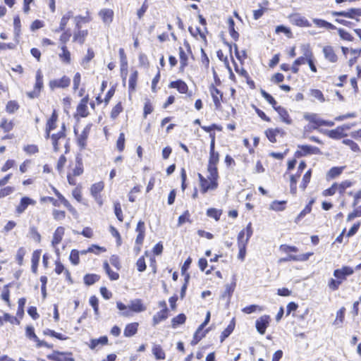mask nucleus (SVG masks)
<instances>
[{
  "instance_id": "obj_45",
  "label": "nucleus",
  "mask_w": 361,
  "mask_h": 361,
  "mask_svg": "<svg viewBox=\"0 0 361 361\" xmlns=\"http://www.w3.org/2000/svg\"><path fill=\"white\" fill-rule=\"evenodd\" d=\"M207 214L208 216L214 218L216 221H219L221 215V211L214 208L207 209Z\"/></svg>"
},
{
  "instance_id": "obj_16",
  "label": "nucleus",
  "mask_w": 361,
  "mask_h": 361,
  "mask_svg": "<svg viewBox=\"0 0 361 361\" xmlns=\"http://www.w3.org/2000/svg\"><path fill=\"white\" fill-rule=\"evenodd\" d=\"M209 92H210L211 95L212 97L213 102H214L215 107L216 109H219L220 107V106H221V102L222 97H223L222 94L213 85H212L209 87Z\"/></svg>"
},
{
  "instance_id": "obj_4",
  "label": "nucleus",
  "mask_w": 361,
  "mask_h": 361,
  "mask_svg": "<svg viewBox=\"0 0 361 361\" xmlns=\"http://www.w3.org/2000/svg\"><path fill=\"white\" fill-rule=\"evenodd\" d=\"M82 19L79 17H74L73 20L75 24V31L73 33V41L79 43L80 44H82L87 36L88 35L87 30H82L81 25H80L79 20Z\"/></svg>"
},
{
  "instance_id": "obj_7",
  "label": "nucleus",
  "mask_w": 361,
  "mask_h": 361,
  "mask_svg": "<svg viewBox=\"0 0 361 361\" xmlns=\"http://www.w3.org/2000/svg\"><path fill=\"white\" fill-rule=\"evenodd\" d=\"M71 355H72L71 353L54 351L52 354L47 355V358L52 361H75Z\"/></svg>"
},
{
  "instance_id": "obj_23",
  "label": "nucleus",
  "mask_w": 361,
  "mask_h": 361,
  "mask_svg": "<svg viewBox=\"0 0 361 361\" xmlns=\"http://www.w3.org/2000/svg\"><path fill=\"white\" fill-rule=\"evenodd\" d=\"M275 110L278 112L283 122L288 125L292 123V120L290 118L289 114L286 109L281 106H276L275 107Z\"/></svg>"
},
{
  "instance_id": "obj_15",
  "label": "nucleus",
  "mask_w": 361,
  "mask_h": 361,
  "mask_svg": "<svg viewBox=\"0 0 361 361\" xmlns=\"http://www.w3.org/2000/svg\"><path fill=\"white\" fill-rule=\"evenodd\" d=\"M304 118L314 124L310 127V129L315 130L323 125V119L320 118L316 114H305Z\"/></svg>"
},
{
  "instance_id": "obj_26",
  "label": "nucleus",
  "mask_w": 361,
  "mask_h": 361,
  "mask_svg": "<svg viewBox=\"0 0 361 361\" xmlns=\"http://www.w3.org/2000/svg\"><path fill=\"white\" fill-rule=\"evenodd\" d=\"M298 147L301 149V154L305 156L307 154H316L319 152V149L317 147L310 145H300Z\"/></svg>"
},
{
  "instance_id": "obj_32",
  "label": "nucleus",
  "mask_w": 361,
  "mask_h": 361,
  "mask_svg": "<svg viewBox=\"0 0 361 361\" xmlns=\"http://www.w3.org/2000/svg\"><path fill=\"white\" fill-rule=\"evenodd\" d=\"M228 30H229L230 35L234 40H235V41L238 40V39L239 37V34L238 33V32H236L235 30V28H234L235 23H234V20L232 19V18H229L228 19Z\"/></svg>"
},
{
  "instance_id": "obj_30",
  "label": "nucleus",
  "mask_w": 361,
  "mask_h": 361,
  "mask_svg": "<svg viewBox=\"0 0 361 361\" xmlns=\"http://www.w3.org/2000/svg\"><path fill=\"white\" fill-rule=\"evenodd\" d=\"M62 50V53L59 54V58L61 60L66 63H71V53L67 49V47L66 45H62L61 47Z\"/></svg>"
},
{
  "instance_id": "obj_21",
  "label": "nucleus",
  "mask_w": 361,
  "mask_h": 361,
  "mask_svg": "<svg viewBox=\"0 0 361 361\" xmlns=\"http://www.w3.org/2000/svg\"><path fill=\"white\" fill-rule=\"evenodd\" d=\"M99 16L102 18L105 24H110L113 20L114 12L109 8L102 9L99 13Z\"/></svg>"
},
{
  "instance_id": "obj_41",
  "label": "nucleus",
  "mask_w": 361,
  "mask_h": 361,
  "mask_svg": "<svg viewBox=\"0 0 361 361\" xmlns=\"http://www.w3.org/2000/svg\"><path fill=\"white\" fill-rule=\"evenodd\" d=\"M305 56H306V59H307V63H308L310 70L312 72L316 73L317 71V70L316 66L314 65V55H313L312 51H309V52L307 51V54H306Z\"/></svg>"
},
{
  "instance_id": "obj_64",
  "label": "nucleus",
  "mask_w": 361,
  "mask_h": 361,
  "mask_svg": "<svg viewBox=\"0 0 361 361\" xmlns=\"http://www.w3.org/2000/svg\"><path fill=\"white\" fill-rule=\"evenodd\" d=\"M71 36V33L70 30H65L60 36L59 40L61 42V44H63V45H65V44L69 41Z\"/></svg>"
},
{
  "instance_id": "obj_51",
  "label": "nucleus",
  "mask_w": 361,
  "mask_h": 361,
  "mask_svg": "<svg viewBox=\"0 0 361 361\" xmlns=\"http://www.w3.org/2000/svg\"><path fill=\"white\" fill-rule=\"evenodd\" d=\"M138 73L137 71H134L129 78V88L131 90H134L136 86V82L137 80Z\"/></svg>"
},
{
  "instance_id": "obj_38",
  "label": "nucleus",
  "mask_w": 361,
  "mask_h": 361,
  "mask_svg": "<svg viewBox=\"0 0 361 361\" xmlns=\"http://www.w3.org/2000/svg\"><path fill=\"white\" fill-rule=\"evenodd\" d=\"M186 319V317L184 314H180L178 316L175 317L172 319L171 323H172V327L173 329H176L178 325L183 324L185 323Z\"/></svg>"
},
{
  "instance_id": "obj_35",
  "label": "nucleus",
  "mask_w": 361,
  "mask_h": 361,
  "mask_svg": "<svg viewBox=\"0 0 361 361\" xmlns=\"http://www.w3.org/2000/svg\"><path fill=\"white\" fill-rule=\"evenodd\" d=\"M57 114L54 111L50 117V118L47 121L46 128H48V130H53L56 128V121H57Z\"/></svg>"
},
{
  "instance_id": "obj_60",
  "label": "nucleus",
  "mask_w": 361,
  "mask_h": 361,
  "mask_svg": "<svg viewBox=\"0 0 361 361\" xmlns=\"http://www.w3.org/2000/svg\"><path fill=\"white\" fill-rule=\"evenodd\" d=\"M90 304L94 309V314L97 315L99 314V302L98 299L96 296H91L90 298Z\"/></svg>"
},
{
  "instance_id": "obj_48",
  "label": "nucleus",
  "mask_w": 361,
  "mask_h": 361,
  "mask_svg": "<svg viewBox=\"0 0 361 361\" xmlns=\"http://www.w3.org/2000/svg\"><path fill=\"white\" fill-rule=\"evenodd\" d=\"M311 174H312V171H311V169H310L303 176L302 181L300 185V188L302 190H305L307 188V184L310 183V178H311Z\"/></svg>"
},
{
  "instance_id": "obj_19",
  "label": "nucleus",
  "mask_w": 361,
  "mask_h": 361,
  "mask_svg": "<svg viewBox=\"0 0 361 361\" xmlns=\"http://www.w3.org/2000/svg\"><path fill=\"white\" fill-rule=\"evenodd\" d=\"M63 235L64 228L61 226L58 227L54 233L53 239L51 241V245L54 248H56V246L61 243ZM58 249H56V251Z\"/></svg>"
},
{
  "instance_id": "obj_1",
  "label": "nucleus",
  "mask_w": 361,
  "mask_h": 361,
  "mask_svg": "<svg viewBox=\"0 0 361 361\" xmlns=\"http://www.w3.org/2000/svg\"><path fill=\"white\" fill-rule=\"evenodd\" d=\"M353 273V269L348 266H344L341 269H335L333 274L336 279H330L328 282V287L331 290H338L340 285L346 279V277L352 275Z\"/></svg>"
},
{
  "instance_id": "obj_3",
  "label": "nucleus",
  "mask_w": 361,
  "mask_h": 361,
  "mask_svg": "<svg viewBox=\"0 0 361 361\" xmlns=\"http://www.w3.org/2000/svg\"><path fill=\"white\" fill-rule=\"evenodd\" d=\"M51 140L54 152H57L59 151L60 145L62 142H64L65 153L69 151L68 143L66 140V133L63 131H59L57 133L51 134Z\"/></svg>"
},
{
  "instance_id": "obj_53",
  "label": "nucleus",
  "mask_w": 361,
  "mask_h": 361,
  "mask_svg": "<svg viewBox=\"0 0 361 361\" xmlns=\"http://www.w3.org/2000/svg\"><path fill=\"white\" fill-rule=\"evenodd\" d=\"M343 143L345 145L349 146V147L353 152H357L360 151V147L358 146V145L351 140H349V139L343 140Z\"/></svg>"
},
{
  "instance_id": "obj_49",
  "label": "nucleus",
  "mask_w": 361,
  "mask_h": 361,
  "mask_svg": "<svg viewBox=\"0 0 361 361\" xmlns=\"http://www.w3.org/2000/svg\"><path fill=\"white\" fill-rule=\"evenodd\" d=\"M310 95L314 98L318 99L321 102H324L325 101L323 93L317 89H312L310 90Z\"/></svg>"
},
{
  "instance_id": "obj_11",
  "label": "nucleus",
  "mask_w": 361,
  "mask_h": 361,
  "mask_svg": "<svg viewBox=\"0 0 361 361\" xmlns=\"http://www.w3.org/2000/svg\"><path fill=\"white\" fill-rule=\"evenodd\" d=\"M270 322V317L268 315H263L256 321V329L257 331L263 335Z\"/></svg>"
},
{
  "instance_id": "obj_57",
  "label": "nucleus",
  "mask_w": 361,
  "mask_h": 361,
  "mask_svg": "<svg viewBox=\"0 0 361 361\" xmlns=\"http://www.w3.org/2000/svg\"><path fill=\"white\" fill-rule=\"evenodd\" d=\"M345 310V309L344 307H342L337 312L336 318L334 323L335 325H338L343 322V319H344Z\"/></svg>"
},
{
  "instance_id": "obj_46",
  "label": "nucleus",
  "mask_w": 361,
  "mask_h": 361,
  "mask_svg": "<svg viewBox=\"0 0 361 361\" xmlns=\"http://www.w3.org/2000/svg\"><path fill=\"white\" fill-rule=\"evenodd\" d=\"M353 185V183L350 180H345L341 183L340 184H337V189L338 192L341 195H343L345 190Z\"/></svg>"
},
{
  "instance_id": "obj_2",
  "label": "nucleus",
  "mask_w": 361,
  "mask_h": 361,
  "mask_svg": "<svg viewBox=\"0 0 361 361\" xmlns=\"http://www.w3.org/2000/svg\"><path fill=\"white\" fill-rule=\"evenodd\" d=\"M218 173L208 172L205 182L202 183L200 185V191L204 194L209 190H215L218 188Z\"/></svg>"
},
{
  "instance_id": "obj_56",
  "label": "nucleus",
  "mask_w": 361,
  "mask_h": 361,
  "mask_svg": "<svg viewBox=\"0 0 361 361\" xmlns=\"http://www.w3.org/2000/svg\"><path fill=\"white\" fill-rule=\"evenodd\" d=\"M114 213L117 219L122 222L123 221V216L121 207L119 202L114 203Z\"/></svg>"
},
{
  "instance_id": "obj_22",
  "label": "nucleus",
  "mask_w": 361,
  "mask_h": 361,
  "mask_svg": "<svg viewBox=\"0 0 361 361\" xmlns=\"http://www.w3.org/2000/svg\"><path fill=\"white\" fill-rule=\"evenodd\" d=\"M168 309L164 308L158 312L157 314H155L153 317L152 322L153 326L157 325L159 323H160L161 321H164L167 319L168 317Z\"/></svg>"
},
{
  "instance_id": "obj_29",
  "label": "nucleus",
  "mask_w": 361,
  "mask_h": 361,
  "mask_svg": "<svg viewBox=\"0 0 361 361\" xmlns=\"http://www.w3.org/2000/svg\"><path fill=\"white\" fill-rule=\"evenodd\" d=\"M171 87L176 88L178 90V91L182 94L185 93L188 90V85H186V83L185 82H183L182 80L172 82L171 83Z\"/></svg>"
},
{
  "instance_id": "obj_50",
  "label": "nucleus",
  "mask_w": 361,
  "mask_h": 361,
  "mask_svg": "<svg viewBox=\"0 0 361 361\" xmlns=\"http://www.w3.org/2000/svg\"><path fill=\"white\" fill-rule=\"evenodd\" d=\"M117 308L121 311V314L123 317H129L130 315V311L128 310V307L122 303L121 302H116Z\"/></svg>"
},
{
  "instance_id": "obj_27",
  "label": "nucleus",
  "mask_w": 361,
  "mask_h": 361,
  "mask_svg": "<svg viewBox=\"0 0 361 361\" xmlns=\"http://www.w3.org/2000/svg\"><path fill=\"white\" fill-rule=\"evenodd\" d=\"M40 256H41V250H39L34 251L32 255V259H31L32 267H31V269H32V271L33 273H37Z\"/></svg>"
},
{
  "instance_id": "obj_14",
  "label": "nucleus",
  "mask_w": 361,
  "mask_h": 361,
  "mask_svg": "<svg viewBox=\"0 0 361 361\" xmlns=\"http://www.w3.org/2000/svg\"><path fill=\"white\" fill-rule=\"evenodd\" d=\"M71 169L68 173L72 174L73 176H79L83 173V164L82 159L77 157L74 164L70 166Z\"/></svg>"
},
{
  "instance_id": "obj_52",
  "label": "nucleus",
  "mask_w": 361,
  "mask_h": 361,
  "mask_svg": "<svg viewBox=\"0 0 361 361\" xmlns=\"http://www.w3.org/2000/svg\"><path fill=\"white\" fill-rule=\"evenodd\" d=\"M260 92L262 97L275 109L276 107V102L274 98L264 90H261Z\"/></svg>"
},
{
  "instance_id": "obj_25",
  "label": "nucleus",
  "mask_w": 361,
  "mask_h": 361,
  "mask_svg": "<svg viewBox=\"0 0 361 361\" xmlns=\"http://www.w3.org/2000/svg\"><path fill=\"white\" fill-rule=\"evenodd\" d=\"M88 97H85L80 101V103L77 107L78 113L82 116L85 117L87 115V106Z\"/></svg>"
},
{
  "instance_id": "obj_5",
  "label": "nucleus",
  "mask_w": 361,
  "mask_h": 361,
  "mask_svg": "<svg viewBox=\"0 0 361 361\" xmlns=\"http://www.w3.org/2000/svg\"><path fill=\"white\" fill-rule=\"evenodd\" d=\"M253 233L252 224L250 222L245 229L242 230L238 235V245H240L243 244V245H247L249 239L252 236Z\"/></svg>"
},
{
  "instance_id": "obj_28",
  "label": "nucleus",
  "mask_w": 361,
  "mask_h": 361,
  "mask_svg": "<svg viewBox=\"0 0 361 361\" xmlns=\"http://www.w3.org/2000/svg\"><path fill=\"white\" fill-rule=\"evenodd\" d=\"M312 21L319 27H323V28H325L327 30L336 29V27L333 24L329 23L324 20L319 19V18H313Z\"/></svg>"
},
{
  "instance_id": "obj_9",
  "label": "nucleus",
  "mask_w": 361,
  "mask_h": 361,
  "mask_svg": "<svg viewBox=\"0 0 361 361\" xmlns=\"http://www.w3.org/2000/svg\"><path fill=\"white\" fill-rule=\"evenodd\" d=\"M219 161V154L216 152H209V159L207 166V172L218 173L216 165Z\"/></svg>"
},
{
  "instance_id": "obj_39",
  "label": "nucleus",
  "mask_w": 361,
  "mask_h": 361,
  "mask_svg": "<svg viewBox=\"0 0 361 361\" xmlns=\"http://www.w3.org/2000/svg\"><path fill=\"white\" fill-rule=\"evenodd\" d=\"M43 87V75L40 69L36 72V82L35 85V89L41 91Z\"/></svg>"
},
{
  "instance_id": "obj_43",
  "label": "nucleus",
  "mask_w": 361,
  "mask_h": 361,
  "mask_svg": "<svg viewBox=\"0 0 361 361\" xmlns=\"http://www.w3.org/2000/svg\"><path fill=\"white\" fill-rule=\"evenodd\" d=\"M99 276L97 274H86L84 276V282L85 284L90 286L99 281Z\"/></svg>"
},
{
  "instance_id": "obj_20",
  "label": "nucleus",
  "mask_w": 361,
  "mask_h": 361,
  "mask_svg": "<svg viewBox=\"0 0 361 361\" xmlns=\"http://www.w3.org/2000/svg\"><path fill=\"white\" fill-rule=\"evenodd\" d=\"M300 48H301L302 56L298 58L295 61V65H296V66H301V65H303V64H305L306 63H307V59H306L305 54H307V51L308 52L312 51V50L310 48V46L308 44H302Z\"/></svg>"
},
{
  "instance_id": "obj_36",
  "label": "nucleus",
  "mask_w": 361,
  "mask_h": 361,
  "mask_svg": "<svg viewBox=\"0 0 361 361\" xmlns=\"http://www.w3.org/2000/svg\"><path fill=\"white\" fill-rule=\"evenodd\" d=\"M104 189L103 182H98L91 186V195L94 196L99 195L100 192Z\"/></svg>"
},
{
  "instance_id": "obj_37",
  "label": "nucleus",
  "mask_w": 361,
  "mask_h": 361,
  "mask_svg": "<svg viewBox=\"0 0 361 361\" xmlns=\"http://www.w3.org/2000/svg\"><path fill=\"white\" fill-rule=\"evenodd\" d=\"M152 353L158 360H164L165 358V353L159 345H154Z\"/></svg>"
},
{
  "instance_id": "obj_17",
  "label": "nucleus",
  "mask_w": 361,
  "mask_h": 361,
  "mask_svg": "<svg viewBox=\"0 0 361 361\" xmlns=\"http://www.w3.org/2000/svg\"><path fill=\"white\" fill-rule=\"evenodd\" d=\"M334 16H343L349 18H355V16H361V8H350L346 11L333 13Z\"/></svg>"
},
{
  "instance_id": "obj_18",
  "label": "nucleus",
  "mask_w": 361,
  "mask_h": 361,
  "mask_svg": "<svg viewBox=\"0 0 361 361\" xmlns=\"http://www.w3.org/2000/svg\"><path fill=\"white\" fill-rule=\"evenodd\" d=\"M128 309L134 312H142L146 310V307L144 305L141 299L132 300L128 305Z\"/></svg>"
},
{
  "instance_id": "obj_54",
  "label": "nucleus",
  "mask_w": 361,
  "mask_h": 361,
  "mask_svg": "<svg viewBox=\"0 0 361 361\" xmlns=\"http://www.w3.org/2000/svg\"><path fill=\"white\" fill-rule=\"evenodd\" d=\"M66 163V158L65 156L61 155L57 162L56 164V169L59 171L60 174L63 173V167Z\"/></svg>"
},
{
  "instance_id": "obj_6",
  "label": "nucleus",
  "mask_w": 361,
  "mask_h": 361,
  "mask_svg": "<svg viewBox=\"0 0 361 361\" xmlns=\"http://www.w3.org/2000/svg\"><path fill=\"white\" fill-rule=\"evenodd\" d=\"M36 201L29 197H23L20 199L19 204L16 207V214L18 216L22 214L27 209L28 206H35Z\"/></svg>"
},
{
  "instance_id": "obj_12",
  "label": "nucleus",
  "mask_w": 361,
  "mask_h": 361,
  "mask_svg": "<svg viewBox=\"0 0 361 361\" xmlns=\"http://www.w3.org/2000/svg\"><path fill=\"white\" fill-rule=\"evenodd\" d=\"M290 22L297 26L299 27H310L311 23L309 20L304 16L296 13L290 16Z\"/></svg>"
},
{
  "instance_id": "obj_59",
  "label": "nucleus",
  "mask_w": 361,
  "mask_h": 361,
  "mask_svg": "<svg viewBox=\"0 0 361 361\" xmlns=\"http://www.w3.org/2000/svg\"><path fill=\"white\" fill-rule=\"evenodd\" d=\"M338 32L342 39L350 42L353 41V37H352V35L349 32L344 30L343 29H338Z\"/></svg>"
},
{
  "instance_id": "obj_62",
  "label": "nucleus",
  "mask_w": 361,
  "mask_h": 361,
  "mask_svg": "<svg viewBox=\"0 0 361 361\" xmlns=\"http://www.w3.org/2000/svg\"><path fill=\"white\" fill-rule=\"evenodd\" d=\"M18 107H19V106L17 104V102H16L14 101H10L8 102L6 109L7 112L13 113L16 110H18Z\"/></svg>"
},
{
  "instance_id": "obj_8",
  "label": "nucleus",
  "mask_w": 361,
  "mask_h": 361,
  "mask_svg": "<svg viewBox=\"0 0 361 361\" xmlns=\"http://www.w3.org/2000/svg\"><path fill=\"white\" fill-rule=\"evenodd\" d=\"M324 59L330 63H334L338 61V57L332 46L326 45L322 49Z\"/></svg>"
},
{
  "instance_id": "obj_31",
  "label": "nucleus",
  "mask_w": 361,
  "mask_h": 361,
  "mask_svg": "<svg viewBox=\"0 0 361 361\" xmlns=\"http://www.w3.org/2000/svg\"><path fill=\"white\" fill-rule=\"evenodd\" d=\"M108 342V338L106 336H102L98 339H92L90 344V348L91 349H95L99 345H106Z\"/></svg>"
},
{
  "instance_id": "obj_24",
  "label": "nucleus",
  "mask_w": 361,
  "mask_h": 361,
  "mask_svg": "<svg viewBox=\"0 0 361 361\" xmlns=\"http://www.w3.org/2000/svg\"><path fill=\"white\" fill-rule=\"evenodd\" d=\"M138 323L134 322L126 325L123 334L126 337H131L137 331Z\"/></svg>"
},
{
  "instance_id": "obj_34",
  "label": "nucleus",
  "mask_w": 361,
  "mask_h": 361,
  "mask_svg": "<svg viewBox=\"0 0 361 361\" xmlns=\"http://www.w3.org/2000/svg\"><path fill=\"white\" fill-rule=\"evenodd\" d=\"M119 56H120V61H121V69L123 72V71H127V66H128V61L127 57L125 54L124 49L123 48L119 49Z\"/></svg>"
},
{
  "instance_id": "obj_33",
  "label": "nucleus",
  "mask_w": 361,
  "mask_h": 361,
  "mask_svg": "<svg viewBox=\"0 0 361 361\" xmlns=\"http://www.w3.org/2000/svg\"><path fill=\"white\" fill-rule=\"evenodd\" d=\"M73 17V12L72 11H68L66 14L63 16V17L61 19L60 25H59V30H64L68 20Z\"/></svg>"
},
{
  "instance_id": "obj_58",
  "label": "nucleus",
  "mask_w": 361,
  "mask_h": 361,
  "mask_svg": "<svg viewBox=\"0 0 361 361\" xmlns=\"http://www.w3.org/2000/svg\"><path fill=\"white\" fill-rule=\"evenodd\" d=\"M70 260L74 265H77L80 262L79 252L76 250H73L70 255Z\"/></svg>"
},
{
  "instance_id": "obj_13",
  "label": "nucleus",
  "mask_w": 361,
  "mask_h": 361,
  "mask_svg": "<svg viewBox=\"0 0 361 361\" xmlns=\"http://www.w3.org/2000/svg\"><path fill=\"white\" fill-rule=\"evenodd\" d=\"M322 132L330 138L335 140L341 139L347 135V134L343 132V128H341V126L333 130H324Z\"/></svg>"
},
{
  "instance_id": "obj_61",
  "label": "nucleus",
  "mask_w": 361,
  "mask_h": 361,
  "mask_svg": "<svg viewBox=\"0 0 361 361\" xmlns=\"http://www.w3.org/2000/svg\"><path fill=\"white\" fill-rule=\"evenodd\" d=\"M0 126L5 132H9L13 129V124L11 121H8L7 120L4 119L2 120Z\"/></svg>"
},
{
  "instance_id": "obj_42",
  "label": "nucleus",
  "mask_w": 361,
  "mask_h": 361,
  "mask_svg": "<svg viewBox=\"0 0 361 361\" xmlns=\"http://www.w3.org/2000/svg\"><path fill=\"white\" fill-rule=\"evenodd\" d=\"M344 169V166H341V167H333L331 168L329 172H328V174L327 176L330 178H335L336 177L338 176L340 174H341V173L343 172Z\"/></svg>"
},
{
  "instance_id": "obj_44",
  "label": "nucleus",
  "mask_w": 361,
  "mask_h": 361,
  "mask_svg": "<svg viewBox=\"0 0 361 361\" xmlns=\"http://www.w3.org/2000/svg\"><path fill=\"white\" fill-rule=\"evenodd\" d=\"M87 138V133L84 130L78 137V145L81 149H84L86 146V140Z\"/></svg>"
},
{
  "instance_id": "obj_47",
  "label": "nucleus",
  "mask_w": 361,
  "mask_h": 361,
  "mask_svg": "<svg viewBox=\"0 0 361 361\" xmlns=\"http://www.w3.org/2000/svg\"><path fill=\"white\" fill-rule=\"evenodd\" d=\"M180 68H184L187 66L188 56L182 47L179 48Z\"/></svg>"
},
{
  "instance_id": "obj_10",
  "label": "nucleus",
  "mask_w": 361,
  "mask_h": 361,
  "mask_svg": "<svg viewBox=\"0 0 361 361\" xmlns=\"http://www.w3.org/2000/svg\"><path fill=\"white\" fill-rule=\"evenodd\" d=\"M71 80L68 77L64 75L60 79L52 80L49 82V87L54 90L55 88H65L70 85Z\"/></svg>"
},
{
  "instance_id": "obj_55",
  "label": "nucleus",
  "mask_w": 361,
  "mask_h": 361,
  "mask_svg": "<svg viewBox=\"0 0 361 361\" xmlns=\"http://www.w3.org/2000/svg\"><path fill=\"white\" fill-rule=\"evenodd\" d=\"M116 147L119 152H122L125 147V135L121 133L116 142Z\"/></svg>"
},
{
  "instance_id": "obj_63",
  "label": "nucleus",
  "mask_w": 361,
  "mask_h": 361,
  "mask_svg": "<svg viewBox=\"0 0 361 361\" xmlns=\"http://www.w3.org/2000/svg\"><path fill=\"white\" fill-rule=\"evenodd\" d=\"M123 108L121 103L117 104L112 109L111 112V117L115 119L118 114L122 111Z\"/></svg>"
},
{
  "instance_id": "obj_40",
  "label": "nucleus",
  "mask_w": 361,
  "mask_h": 361,
  "mask_svg": "<svg viewBox=\"0 0 361 361\" xmlns=\"http://www.w3.org/2000/svg\"><path fill=\"white\" fill-rule=\"evenodd\" d=\"M104 269L111 280H117L119 278V274L110 269L107 262H104Z\"/></svg>"
}]
</instances>
